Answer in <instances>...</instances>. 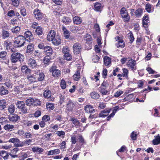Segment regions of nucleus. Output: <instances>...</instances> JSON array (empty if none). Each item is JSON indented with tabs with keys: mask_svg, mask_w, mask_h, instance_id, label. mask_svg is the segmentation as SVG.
I'll return each instance as SVG.
<instances>
[{
	"mask_svg": "<svg viewBox=\"0 0 160 160\" xmlns=\"http://www.w3.org/2000/svg\"><path fill=\"white\" fill-rule=\"evenodd\" d=\"M25 38L22 35H19L14 38L13 46L15 48H20L24 45Z\"/></svg>",
	"mask_w": 160,
	"mask_h": 160,
	"instance_id": "f257e3e1",
	"label": "nucleus"
},
{
	"mask_svg": "<svg viewBox=\"0 0 160 160\" xmlns=\"http://www.w3.org/2000/svg\"><path fill=\"white\" fill-rule=\"evenodd\" d=\"M24 58V56L20 53H12L10 56V60L12 63H15L18 61L22 62Z\"/></svg>",
	"mask_w": 160,
	"mask_h": 160,
	"instance_id": "f03ea898",
	"label": "nucleus"
},
{
	"mask_svg": "<svg viewBox=\"0 0 160 160\" xmlns=\"http://www.w3.org/2000/svg\"><path fill=\"white\" fill-rule=\"evenodd\" d=\"M17 107L23 114H27L28 113V110L25 106V103L23 101H18L17 103Z\"/></svg>",
	"mask_w": 160,
	"mask_h": 160,
	"instance_id": "7ed1b4c3",
	"label": "nucleus"
},
{
	"mask_svg": "<svg viewBox=\"0 0 160 160\" xmlns=\"http://www.w3.org/2000/svg\"><path fill=\"white\" fill-rule=\"evenodd\" d=\"M120 13L122 18L124 19V21L126 22H128L130 20V17L124 8H122L121 9Z\"/></svg>",
	"mask_w": 160,
	"mask_h": 160,
	"instance_id": "20e7f679",
	"label": "nucleus"
},
{
	"mask_svg": "<svg viewBox=\"0 0 160 160\" xmlns=\"http://www.w3.org/2000/svg\"><path fill=\"white\" fill-rule=\"evenodd\" d=\"M33 14L35 18L38 20H41L43 17V13L38 8H36L34 10Z\"/></svg>",
	"mask_w": 160,
	"mask_h": 160,
	"instance_id": "39448f33",
	"label": "nucleus"
},
{
	"mask_svg": "<svg viewBox=\"0 0 160 160\" xmlns=\"http://www.w3.org/2000/svg\"><path fill=\"white\" fill-rule=\"evenodd\" d=\"M73 50L74 53L77 54L81 52V45L78 43H76L73 45Z\"/></svg>",
	"mask_w": 160,
	"mask_h": 160,
	"instance_id": "423d86ee",
	"label": "nucleus"
},
{
	"mask_svg": "<svg viewBox=\"0 0 160 160\" xmlns=\"http://www.w3.org/2000/svg\"><path fill=\"white\" fill-rule=\"evenodd\" d=\"M24 37L25 38V40L27 38V40L29 42L33 41L34 38L33 35L29 31H28L25 32Z\"/></svg>",
	"mask_w": 160,
	"mask_h": 160,
	"instance_id": "0eeeda50",
	"label": "nucleus"
},
{
	"mask_svg": "<svg viewBox=\"0 0 160 160\" xmlns=\"http://www.w3.org/2000/svg\"><path fill=\"white\" fill-rule=\"evenodd\" d=\"M136 61L132 59L129 60L127 64L128 67H129L132 70L136 69Z\"/></svg>",
	"mask_w": 160,
	"mask_h": 160,
	"instance_id": "6e6552de",
	"label": "nucleus"
},
{
	"mask_svg": "<svg viewBox=\"0 0 160 160\" xmlns=\"http://www.w3.org/2000/svg\"><path fill=\"white\" fill-rule=\"evenodd\" d=\"M29 66L32 68H37L38 66L36 61L33 59L30 58L28 60Z\"/></svg>",
	"mask_w": 160,
	"mask_h": 160,
	"instance_id": "1a4fd4ad",
	"label": "nucleus"
},
{
	"mask_svg": "<svg viewBox=\"0 0 160 160\" xmlns=\"http://www.w3.org/2000/svg\"><path fill=\"white\" fill-rule=\"evenodd\" d=\"M142 25L145 28L148 27V24L149 23L148 15L144 16L142 20Z\"/></svg>",
	"mask_w": 160,
	"mask_h": 160,
	"instance_id": "9d476101",
	"label": "nucleus"
},
{
	"mask_svg": "<svg viewBox=\"0 0 160 160\" xmlns=\"http://www.w3.org/2000/svg\"><path fill=\"white\" fill-rule=\"evenodd\" d=\"M8 119L11 122H17L19 119H20V117L17 114H13L12 115L8 117Z\"/></svg>",
	"mask_w": 160,
	"mask_h": 160,
	"instance_id": "9b49d317",
	"label": "nucleus"
},
{
	"mask_svg": "<svg viewBox=\"0 0 160 160\" xmlns=\"http://www.w3.org/2000/svg\"><path fill=\"white\" fill-rule=\"evenodd\" d=\"M43 50L48 56L49 57L52 54V49L50 47L48 46H45Z\"/></svg>",
	"mask_w": 160,
	"mask_h": 160,
	"instance_id": "f8f14e48",
	"label": "nucleus"
},
{
	"mask_svg": "<svg viewBox=\"0 0 160 160\" xmlns=\"http://www.w3.org/2000/svg\"><path fill=\"white\" fill-rule=\"evenodd\" d=\"M84 110L86 113H93L95 112V110L93 107L90 105H87L85 106Z\"/></svg>",
	"mask_w": 160,
	"mask_h": 160,
	"instance_id": "ddd939ff",
	"label": "nucleus"
},
{
	"mask_svg": "<svg viewBox=\"0 0 160 160\" xmlns=\"http://www.w3.org/2000/svg\"><path fill=\"white\" fill-rule=\"evenodd\" d=\"M111 109H105L103 110L99 114L100 117H105L108 116L110 112Z\"/></svg>",
	"mask_w": 160,
	"mask_h": 160,
	"instance_id": "4468645a",
	"label": "nucleus"
},
{
	"mask_svg": "<svg viewBox=\"0 0 160 160\" xmlns=\"http://www.w3.org/2000/svg\"><path fill=\"white\" fill-rule=\"evenodd\" d=\"M9 92L7 88L3 86L0 87V95L3 96L8 94Z\"/></svg>",
	"mask_w": 160,
	"mask_h": 160,
	"instance_id": "2eb2a0df",
	"label": "nucleus"
},
{
	"mask_svg": "<svg viewBox=\"0 0 160 160\" xmlns=\"http://www.w3.org/2000/svg\"><path fill=\"white\" fill-rule=\"evenodd\" d=\"M50 71L52 72V75L54 77H58L60 74V71L58 69H53V68H51Z\"/></svg>",
	"mask_w": 160,
	"mask_h": 160,
	"instance_id": "dca6fc26",
	"label": "nucleus"
},
{
	"mask_svg": "<svg viewBox=\"0 0 160 160\" xmlns=\"http://www.w3.org/2000/svg\"><path fill=\"white\" fill-rule=\"evenodd\" d=\"M11 42L8 40H7L4 42V45L6 47L7 50H10L12 51V52H13L12 48H11Z\"/></svg>",
	"mask_w": 160,
	"mask_h": 160,
	"instance_id": "f3484780",
	"label": "nucleus"
},
{
	"mask_svg": "<svg viewBox=\"0 0 160 160\" xmlns=\"http://www.w3.org/2000/svg\"><path fill=\"white\" fill-rule=\"evenodd\" d=\"M34 50V45L32 43H29L27 48V53L30 54L32 53Z\"/></svg>",
	"mask_w": 160,
	"mask_h": 160,
	"instance_id": "a211bd4d",
	"label": "nucleus"
},
{
	"mask_svg": "<svg viewBox=\"0 0 160 160\" xmlns=\"http://www.w3.org/2000/svg\"><path fill=\"white\" fill-rule=\"evenodd\" d=\"M10 35V33L8 31L4 29H2V37L3 39H5L8 38Z\"/></svg>",
	"mask_w": 160,
	"mask_h": 160,
	"instance_id": "6ab92c4d",
	"label": "nucleus"
},
{
	"mask_svg": "<svg viewBox=\"0 0 160 160\" xmlns=\"http://www.w3.org/2000/svg\"><path fill=\"white\" fill-rule=\"evenodd\" d=\"M62 29L63 32V34L65 38L66 39H68L70 37V32L64 26H62Z\"/></svg>",
	"mask_w": 160,
	"mask_h": 160,
	"instance_id": "aec40b11",
	"label": "nucleus"
},
{
	"mask_svg": "<svg viewBox=\"0 0 160 160\" xmlns=\"http://www.w3.org/2000/svg\"><path fill=\"white\" fill-rule=\"evenodd\" d=\"M61 39H60L59 36H57L55 38L53 39L52 42L53 44L57 46L61 43Z\"/></svg>",
	"mask_w": 160,
	"mask_h": 160,
	"instance_id": "412c9836",
	"label": "nucleus"
},
{
	"mask_svg": "<svg viewBox=\"0 0 160 160\" xmlns=\"http://www.w3.org/2000/svg\"><path fill=\"white\" fill-rule=\"evenodd\" d=\"M86 38L85 39L86 43L88 44L89 46H91L92 45V39L91 36L87 34L86 35Z\"/></svg>",
	"mask_w": 160,
	"mask_h": 160,
	"instance_id": "4be33fe9",
	"label": "nucleus"
},
{
	"mask_svg": "<svg viewBox=\"0 0 160 160\" xmlns=\"http://www.w3.org/2000/svg\"><path fill=\"white\" fill-rule=\"evenodd\" d=\"M143 9L142 8H138L135 11V15L137 18L140 17L143 13Z\"/></svg>",
	"mask_w": 160,
	"mask_h": 160,
	"instance_id": "5701e85b",
	"label": "nucleus"
},
{
	"mask_svg": "<svg viewBox=\"0 0 160 160\" xmlns=\"http://www.w3.org/2000/svg\"><path fill=\"white\" fill-rule=\"evenodd\" d=\"M21 70L23 73H24L26 74L30 73L31 71L26 65L22 66L21 67Z\"/></svg>",
	"mask_w": 160,
	"mask_h": 160,
	"instance_id": "b1692460",
	"label": "nucleus"
},
{
	"mask_svg": "<svg viewBox=\"0 0 160 160\" xmlns=\"http://www.w3.org/2000/svg\"><path fill=\"white\" fill-rule=\"evenodd\" d=\"M106 88L100 86L98 88V90L102 95H106L109 92V91L106 89Z\"/></svg>",
	"mask_w": 160,
	"mask_h": 160,
	"instance_id": "393cba45",
	"label": "nucleus"
},
{
	"mask_svg": "<svg viewBox=\"0 0 160 160\" xmlns=\"http://www.w3.org/2000/svg\"><path fill=\"white\" fill-rule=\"evenodd\" d=\"M63 23L66 25H69L72 22L71 19L70 18L63 17L62 19Z\"/></svg>",
	"mask_w": 160,
	"mask_h": 160,
	"instance_id": "a878e982",
	"label": "nucleus"
},
{
	"mask_svg": "<svg viewBox=\"0 0 160 160\" xmlns=\"http://www.w3.org/2000/svg\"><path fill=\"white\" fill-rule=\"evenodd\" d=\"M74 106V103L71 101L69 100L67 104V109L68 111H72Z\"/></svg>",
	"mask_w": 160,
	"mask_h": 160,
	"instance_id": "bb28decb",
	"label": "nucleus"
},
{
	"mask_svg": "<svg viewBox=\"0 0 160 160\" xmlns=\"http://www.w3.org/2000/svg\"><path fill=\"white\" fill-rule=\"evenodd\" d=\"M104 63L105 66H109L111 63V59L108 56H105L103 58Z\"/></svg>",
	"mask_w": 160,
	"mask_h": 160,
	"instance_id": "cd10ccee",
	"label": "nucleus"
},
{
	"mask_svg": "<svg viewBox=\"0 0 160 160\" xmlns=\"http://www.w3.org/2000/svg\"><path fill=\"white\" fill-rule=\"evenodd\" d=\"M73 20V23L76 24H80L82 22V19L81 18L78 16H75L74 17Z\"/></svg>",
	"mask_w": 160,
	"mask_h": 160,
	"instance_id": "c85d7f7f",
	"label": "nucleus"
},
{
	"mask_svg": "<svg viewBox=\"0 0 160 160\" xmlns=\"http://www.w3.org/2000/svg\"><path fill=\"white\" fill-rule=\"evenodd\" d=\"M118 39L119 40L118 41V42L116 44V45L117 48L121 47L123 48L125 46V43L123 42L122 40H120V37H118Z\"/></svg>",
	"mask_w": 160,
	"mask_h": 160,
	"instance_id": "c756f323",
	"label": "nucleus"
},
{
	"mask_svg": "<svg viewBox=\"0 0 160 160\" xmlns=\"http://www.w3.org/2000/svg\"><path fill=\"white\" fill-rule=\"evenodd\" d=\"M15 127L14 125L11 124H7L5 125L3 127L4 129L6 131H12V129L14 128Z\"/></svg>",
	"mask_w": 160,
	"mask_h": 160,
	"instance_id": "7c9ffc66",
	"label": "nucleus"
},
{
	"mask_svg": "<svg viewBox=\"0 0 160 160\" xmlns=\"http://www.w3.org/2000/svg\"><path fill=\"white\" fill-rule=\"evenodd\" d=\"M155 139L152 141L153 145H158L160 143V136L159 135L155 136Z\"/></svg>",
	"mask_w": 160,
	"mask_h": 160,
	"instance_id": "2f4dec72",
	"label": "nucleus"
},
{
	"mask_svg": "<svg viewBox=\"0 0 160 160\" xmlns=\"http://www.w3.org/2000/svg\"><path fill=\"white\" fill-rule=\"evenodd\" d=\"M73 79L74 80L78 81L80 78V71L78 70L73 76Z\"/></svg>",
	"mask_w": 160,
	"mask_h": 160,
	"instance_id": "473e14b6",
	"label": "nucleus"
},
{
	"mask_svg": "<svg viewBox=\"0 0 160 160\" xmlns=\"http://www.w3.org/2000/svg\"><path fill=\"white\" fill-rule=\"evenodd\" d=\"M51 92L50 90H45L43 93V96L45 98H49L51 97Z\"/></svg>",
	"mask_w": 160,
	"mask_h": 160,
	"instance_id": "72a5a7b5",
	"label": "nucleus"
},
{
	"mask_svg": "<svg viewBox=\"0 0 160 160\" xmlns=\"http://www.w3.org/2000/svg\"><path fill=\"white\" fill-rule=\"evenodd\" d=\"M7 104L6 101L4 100L0 101V109L3 110L6 108Z\"/></svg>",
	"mask_w": 160,
	"mask_h": 160,
	"instance_id": "f704fd0d",
	"label": "nucleus"
},
{
	"mask_svg": "<svg viewBox=\"0 0 160 160\" xmlns=\"http://www.w3.org/2000/svg\"><path fill=\"white\" fill-rule=\"evenodd\" d=\"M27 78L29 82L31 83L35 82L37 81V79L36 78L32 75H28Z\"/></svg>",
	"mask_w": 160,
	"mask_h": 160,
	"instance_id": "c9c22d12",
	"label": "nucleus"
},
{
	"mask_svg": "<svg viewBox=\"0 0 160 160\" xmlns=\"http://www.w3.org/2000/svg\"><path fill=\"white\" fill-rule=\"evenodd\" d=\"M34 100L32 98H30L25 101V103L28 106H30L34 104Z\"/></svg>",
	"mask_w": 160,
	"mask_h": 160,
	"instance_id": "e433bc0d",
	"label": "nucleus"
},
{
	"mask_svg": "<svg viewBox=\"0 0 160 160\" xmlns=\"http://www.w3.org/2000/svg\"><path fill=\"white\" fill-rule=\"evenodd\" d=\"M32 151L33 152H39V153H41L44 151V150L43 148H39L38 147H33L32 148Z\"/></svg>",
	"mask_w": 160,
	"mask_h": 160,
	"instance_id": "4c0bfd02",
	"label": "nucleus"
},
{
	"mask_svg": "<svg viewBox=\"0 0 160 160\" xmlns=\"http://www.w3.org/2000/svg\"><path fill=\"white\" fill-rule=\"evenodd\" d=\"M95 10L97 11H100L101 9V4L98 2H97L94 5Z\"/></svg>",
	"mask_w": 160,
	"mask_h": 160,
	"instance_id": "58836bf2",
	"label": "nucleus"
},
{
	"mask_svg": "<svg viewBox=\"0 0 160 160\" xmlns=\"http://www.w3.org/2000/svg\"><path fill=\"white\" fill-rule=\"evenodd\" d=\"M90 95L92 98L94 99H98L100 97V95L99 94L95 92H92Z\"/></svg>",
	"mask_w": 160,
	"mask_h": 160,
	"instance_id": "ea45409f",
	"label": "nucleus"
},
{
	"mask_svg": "<svg viewBox=\"0 0 160 160\" xmlns=\"http://www.w3.org/2000/svg\"><path fill=\"white\" fill-rule=\"evenodd\" d=\"M60 152L59 150L58 149H55L53 150H50L48 152V155H52L55 153L56 154L59 153Z\"/></svg>",
	"mask_w": 160,
	"mask_h": 160,
	"instance_id": "a19ab883",
	"label": "nucleus"
},
{
	"mask_svg": "<svg viewBox=\"0 0 160 160\" xmlns=\"http://www.w3.org/2000/svg\"><path fill=\"white\" fill-rule=\"evenodd\" d=\"M9 112L10 114H13L15 111V106L13 104H11L8 107Z\"/></svg>",
	"mask_w": 160,
	"mask_h": 160,
	"instance_id": "79ce46f5",
	"label": "nucleus"
},
{
	"mask_svg": "<svg viewBox=\"0 0 160 160\" xmlns=\"http://www.w3.org/2000/svg\"><path fill=\"white\" fill-rule=\"evenodd\" d=\"M36 32L39 36L42 35L43 32L42 28L41 27H38L36 30Z\"/></svg>",
	"mask_w": 160,
	"mask_h": 160,
	"instance_id": "37998d69",
	"label": "nucleus"
},
{
	"mask_svg": "<svg viewBox=\"0 0 160 160\" xmlns=\"http://www.w3.org/2000/svg\"><path fill=\"white\" fill-rule=\"evenodd\" d=\"M70 121H72L73 124L75 126H77L79 124V122L77 119L75 118H71Z\"/></svg>",
	"mask_w": 160,
	"mask_h": 160,
	"instance_id": "c03bdc74",
	"label": "nucleus"
},
{
	"mask_svg": "<svg viewBox=\"0 0 160 160\" xmlns=\"http://www.w3.org/2000/svg\"><path fill=\"white\" fill-rule=\"evenodd\" d=\"M11 30L13 33H16L20 31V29L19 27L17 26L12 28Z\"/></svg>",
	"mask_w": 160,
	"mask_h": 160,
	"instance_id": "a18cd8bd",
	"label": "nucleus"
},
{
	"mask_svg": "<svg viewBox=\"0 0 160 160\" xmlns=\"http://www.w3.org/2000/svg\"><path fill=\"white\" fill-rule=\"evenodd\" d=\"M2 84L6 86L8 88H12V84L10 80H8V81L5 82Z\"/></svg>",
	"mask_w": 160,
	"mask_h": 160,
	"instance_id": "49530a36",
	"label": "nucleus"
},
{
	"mask_svg": "<svg viewBox=\"0 0 160 160\" xmlns=\"http://www.w3.org/2000/svg\"><path fill=\"white\" fill-rule=\"evenodd\" d=\"M45 77V75L43 73H39L38 76V81H42Z\"/></svg>",
	"mask_w": 160,
	"mask_h": 160,
	"instance_id": "de8ad7c7",
	"label": "nucleus"
},
{
	"mask_svg": "<svg viewBox=\"0 0 160 160\" xmlns=\"http://www.w3.org/2000/svg\"><path fill=\"white\" fill-rule=\"evenodd\" d=\"M123 73L122 77L127 78L128 77V70L127 69L124 68L122 69Z\"/></svg>",
	"mask_w": 160,
	"mask_h": 160,
	"instance_id": "09e8293b",
	"label": "nucleus"
},
{
	"mask_svg": "<svg viewBox=\"0 0 160 160\" xmlns=\"http://www.w3.org/2000/svg\"><path fill=\"white\" fill-rule=\"evenodd\" d=\"M72 58L71 55L69 53H66L64 55V58L68 61L70 60Z\"/></svg>",
	"mask_w": 160,
	"mask_h": 160,
	"instance_id": "8fccbe9b",
	"label": "nucleus"
},
{
	"mask_svg": "<svg viewBox=\"0 0 160 160\" xmlns=\"http://www.w3.org/2000/svg\"><path fill=\"white\" fill-rule=\"evenodd\" d=\"M47 108L49 110H52L54 108L53 104L50 103L47 104Z\"/></svg>",
	"mask_w": 160,
	"mask_h": 160,
	"instance_id": "3c124183",
	"label": "nucleus"
},
{
	"mask_svg": "<svg viewBox=\"0 0 160 160\" xmlns=\"http://www.w3.org/2000/svg\"><path fill=\"white\" fill-rule=\"evenodd\" d=\"M7 52L6 51H1L0 52V58H5L7 57Z\"/></svg>",
	"mask_w": 160,
	"mask_h": 160,
	"instance_id": "603ef678",
	"label": "nucleus"
},
{
	"mask_svg": "<svg viewBox=\"0 0 160 160\" xmlns=\"http://www.w3.org/2000/svg\"><path fill=\"white\" fill-rule=\"evenodd\" d=\"M56 134L59 137H62V138H64L65 135V132L62 131H58L57 132Z\"/></svg>",
	"mask_w": 160,
	"mask_h": 160,
	"instance_id": "864d4df0",
	"label": "nucleus"
},
{
	"mask_svg": "<svg viewBox=\"0 0 160 160\" xmlns=\"http://www.w3.org/2000/svg\"><path fill=\"white\" fill-rule=\"evenodd\" d=\"M12 5L15 7H18L19 4L20 0H11Z\"/></svg>",
	"mask_w": 160,
	"mask_h": 160,
	"instance_id": "5fc2aeb1",
	"label": "nucleus"
},
{
	"mask_svg": "<svg viewBox=\"0 0 160 160\" xmlns=\"http://www.w3.org/2000/svg\"><path fill=\"white\" fill-rule=\"evenodd\" d=\"M151 5L149 3H147L145 5V9L147 11L150 13L151 12Z\"/></svg>",
	"mask_w": 160,
	"mask_h": 160,
	"instance_id": "6e6d98bb",
	"label": "nucleus"
},
{
	"mask_svg": "<svg viewBox=\"0 0 160 160\" xmlns=\"http://www.w3.org/2000/svg\"><path fill=\"white\" fill-rule=\"evenodd\" d=\"M137 134L134 131H133L131 133L130 137L133 140H135L137 139Z\"/></svg>",
	"mask_w": 160,
	"mask_h": 160,
	"instance_id": "4d7b16f0",
	"label": "nucleus"
},
{
	"mask_svg": "<svg viewBox=\"0 0 160 160\" xmlns=\"http://www.w3.org/2000/svg\"><path fill=\"white\" fill-rule=\"evenodd\" d=\"M48 56L45 57L43 60V62L44 63L48 65L49 63L50 62V58H48Z\"/></svg>",
	"mask_w": 160,
	"mask_h": 160,
	"instance_id": "13d9d810",
	"label": "nucleus"
},
{
	"mask_svg": "<svg viewBox=\"0 0 160 160\" xmlns=\"http://www.w3.org/2000/svg\"><path fill=\"white\" fill-rule=\"evenodd\" d=\"M2 59L3 62L4 63L8 66L9 65V58L8 57L5 58H3Z\"/></svg>",
	"mask_w": 160,
	"mask_h": 160,
	"instance_id": "bf43d9fd",
	"label": "nucleus"
},
{
	"mask_svg": "<svg viewBox=\"0 0 160 160\" xmlns=\"http://www.w3.org/2000/svg\"><path fill=\"white\" fill-rule=\"evenodd\" d=\"M62 52L65 55L66 53H69V48L67 47H64L62 50Z\"/></svg>",
	"mask_w": 160,
	"mask_h": 160,
	"instance_id": "052dcab7",
	"label": "nucleus"
},
{
	"mask_svg": "<svg viewBox=\"0 0 160 160\" xmlns=\"http://www.w3.org/2000/svg\"><path fill=\"white\" fill-rule=\"evenodd\" d=\"M7 15L10 17L13 16H15V13L14 11L13 10L9 11Z\"/></svg>",
	"mask_w": 160,
	"mask_h": 160,
	"instance_id": "680f3d73",
	"label": "nucleus"
},
{
	"mask_svg": "<svg viewBox=\"0 0 160 160\" xmlns=\"http://www.w3.org/2000/svg\"><path fill=\"white\" fill-rule=\"evenodd\" d=\"M60 86L61 88L63 89H65L66 88V84L65 81L64 80L62 79L61 81Z\"/></svg>",
	"mask_w": 160,
	"mask_h": 160,
	"instance_id": "e2e57ef3",
	"label": "nucleus"
},
{
	"mask_svg": "<svg viewBox=\"0 0 160 160\" xmlns=\"http://www.w3.org/2000/svg\"><path fill=\"white\" fill-rule=\"evenodd\" d=\"M130 37V41L131 43H132L134 41V38L132 33L130 32L128 33Z\"/></svg>",
	"mask_w": 160,
	"mask_h": 160,
	"instance_id": "0e129e2a",
	"label": "nucleus"
},
{
	"mask_svg": "<svg viewBox=\"0 0 160 160\" xmlns=\"http://www.w3.org/2000/svg\"><path fill=\"white\" fill-rule=\"evenodd\" d=\"M34 105L35 106H40L41 105V101L38 99H35L34 100Z\"/></svg>",
	"mask_w": 160,
	"mask_h": 160,
	"instance_id": "69168bd1",
	"label": "nucleus"
},
{
	"mask_svg": "<svg viewBox=\"0 0 160 160\" xmlns=\"http://www.w3.org/2000/svg\"><path fill=\"white\" fill-rule=\"evenodd\" d=\"M42 120L43 121L45 122L48 121L50 120V117L48 115H44L42 118Z\"/></svg>",
	"mask_w": 160,
	"mask_h": 160,
	"instance_id": "338daca9",
	"label": "nucleus"
},
{
	"mask_svg": "<svg viewBox=\"0 0 160 160\" xmlns=\"http://www.w3.org/2000/svg\"><path fill=\"white\" fill-rule=\"evenodd\" d=\"M123 92L122 91H118L116 92L114 95L115 97L117 98L120 96L122 93Z\"/></svg>",
	"mask_w": 160,
	"mask_h": 160,
	"instance_id": "774afa93",
	"label": "nucleus"
}]
</instances>
